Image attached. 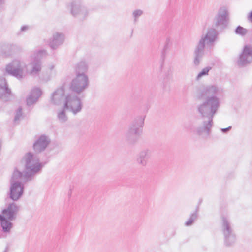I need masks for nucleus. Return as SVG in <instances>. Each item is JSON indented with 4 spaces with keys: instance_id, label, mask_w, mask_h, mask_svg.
Listing matches in <instances>:
<instances>
[{
    "instance_id": "obj_1",
    "label": "nucleus",
    "mask_w": 252,
    "mask_h": 252,
    "mask_svg": "<svg viewBox=\"0 0 252 252\" xmlns=\"http://www.w3.org/2000/svg\"><path fill=\"white\" fill-rule=\"evenodd\" d=\"M223 93L224 89L221 86L211 84L196 94V99L202 100L196 106V112L203 119L202 126L197 127L196 132L203 138L207 137L210 133L213 118L220 106L219 96Z\"/></svg>"
},
{
    "instance_id": "obj_2",
    "label": "nucleus",
    "mask_w": 252,
    "mask_h": 252,
    "mask_svg": "<svg viewBox=\"0 0 252 252\" xmlns=\"http://www.w3.org/2000/svg\"><path fill=\"white\" fill-rule=\"evenodd\" d=\"M22 160L24 162V171H20L15 168L10 182H19V179H23L26 181L32 180L33 176L40 172L44 166L48 162H40L38 158H35L34 154L30 152L25 154Z\"/></svg>"
},
{
    "instance_id": "obj_3",
    "label": "nucleus",
    "mask_w": 252,
    "mask_h": 252,
    "mask_svg": "<svg viewBox=\"0 0 252 252\" xmlns=\"http://www.w3.org/2000/svg\"><path fill=\"white\" fill-rule=\"evenodd\" d=\"M144 118L139 116L133 120L129 126L128 130L126 133V140L130 144L135 143L143 131Z\"/></svg>"
},
{
    "instance_id": "obj_4",
    "label": "nucleus",
    "mask_w": 252,
    "mask_h": 252,
    "mask_svg": "<svg viewBox=\"0 0 252 252\" xmlns=\"http://www.w3.org/2000/svg\"><path fill=\"white\" fill-rule=\"evenodd\" d=\"M65 109L72 111L74 114L79 112V97L72 93L68 94L65 97L64 108L58 114V118L63 123L67 121Z\"/></svg>"
},
{
    "instance_id": "obj_5",
    "label": "nucleus",
    "mask_w": 252,
    "mask_h": 252,
    "mask_svg": "<svg viewBox=\"0 0 252 252\" xmlns=\"http://www.w3.org/2000/svg\"><path fill=\"white\" fill-rule=\"evenodd\" d=\"M218 36L217 31L213 28H209L207 32L201 35L197 45L205 48V45L211 47L214 45Z\"/></svg>"
},
{
    "instance_id": "obj_6",
    "label": "nucleus",
    "mask_w": 252,
    "mask_h": 252,
    "mask_svg": "<svg viewBox=\"0 0 252 252\" xmlns=\"http://www.w3.org/2000/svg\"><path fill=\"white\" fill-rule=\"evenodd\" d=\"M47 55V52L45 50H39L35 52L33 60L31 63L32 67L30 73L31 75H38L41 70V59Z\"/></svg>"
},
{
    "instance_id": "obj_7",
    "label": "nucleus",
    "mask_w": 252,
    "mask_h": 252,
    "mask_svg": "<svg viewBox=\"0 0 252 252\" xmlns=\"http://www.w3.org/2000/svg\"><path fill=\"white\" fill-rule=\"evenodd\" d=\"M24 191V185L21 182H12L10 183L8 197L12 200H18L23 195Z\"/></svg>"
},
{
    "instance_id": "obj_8",
    "label": "nucleus",
    "mask_w": 252,
    "mask_h": 252,
    "mask_svg": "<svg viewBox=\"0 0 252 252\" xmlns=\"http://www.w3.org/2000/svg\"><path fill=\"white\" fill-rule=\"evenodd\" d=\"M6 72L10 75L21 79L23 78L24 72L21 62L18 60H14L6 65Z\"/></svg>"
},
{
    "instance_id": "obj_9",
    "label": "nucleus",
    "mask_w": 252,
    "mask_h": 252,
    "mask_svg": "<svg viewBox=\"0 0 252 252\" xmlns=\"http://www.w3.org/2000/svg\"><path fill=\"white\" fill-rule=\"evenodd\" d=\"M252 63V46L246 45L237 61L239 67L247 66Z\"/></svg>"
},
{
    "instance_id": "obj_10",
    "label": "nucleus",
    "mask_w": 252,
    "mask_h": 252,
    "mask_svg": "<svg viewBox=\"0 0 252 252\" xmlns=\"http://www.w3.org/2000/svg\"><path fill=\"white\" fill-rule=\"evenodd\" d=\"M11 96L12 92L6 79L0 77V100L3 102L8 101Z\"/></svg>"
},
{
    "instance_id": "obj_11",
    "label": "nucleus",
    "mask_w": 252,
    "mask_h": 252,
    "mask_svg": "<svg viewBox=\"0 0 252 252\" xmlns=\"http://www.w3.org/2000/svg\"><path fill=\"white\" fill-rule=\"evenodd\" d=\"M19 211V207L15 203H9L7 207L3 209L0 215H4L9 220H15Z\"/></svg>"
},
{
    "instance_id": "obj_12",
    "label": "nucleus",
    "mask_w": 252,
    "mask_h": 252,
    "mask_svg": "<svg viewBox=\"0 0 252 252\" xmlns=\"http://www.w3.org/2000/svg\"><path fill=\"white\" fill-rule=\"evenodd\" d=\"M50 142V139L45 135H41L33 145V148L36 153L45 150Z\"/></svg>"
},
{
    "instance_id": "obj_13",
    "label": "nucleus",
    "mask_w": 252,
    "mask_h": 252,
    "mask_svg": "<svg viewBox=\"0 0 252 252\" xmlns=\"http://www.w3.org/2000/svg\"><path fill=\"white\" fill-rule=\"evenodd\" d=\"M228 19V12L226 8L222 7L220 9L215 19V25L216 27L225 26Z\"/></svg>"
},
{
    "instance_id": "obj_14",
    "label": "nucleus",
    "mask_w": 252,
    "mask_h": 252,
    "mask_svg": "<svg viewBox=\"0 0 252 252\" xmlns=\"http://www.w3.org/2000/svg\"><path fill=\"white\" fill-rule=\"evenodd\" d=\"M151 151L148 149L141 151L137 155L136 162L140 166L145 167L146 166L148 160L151 156Z\"/></svg>"
},
{
    "instance_id": "obj_15",
    "label": "nucleus",
    "mask_w": 252,
    "mask_h": 252,
    "mask_svg": "<svg viewBox=\"0 0 252 252\" xmlns=\"http://www.w3.org/2000/svg\"><path fill=\"white\" fill-rule=\"evenodd\" d=\"M64 40L63 34L56 32L50 40L49 45L52 49L55 50L63 43Z\"/></svg>"
},
{
    "instance_id": "obj_16",
    "label": "nucleus",
    "mask_w": 252,
    "mask_h": 252,
    "mask_svg": "<svg viewBox=\"0 0 252 252\" xmlns=\"http://www.w3.org/2000/svg\"><path fill=\"white\" fill-rule=\"evenodd\" d=\"M42 94V91L38 88L33 89L26 99V104L30 106L36 102Z\"/></svg>"
},
{
    "instance_id": "obj_17",
    "label": "nucleus",
    "mask_w": 252,
    "mask_h": 252,
    "mask_svg": "<svg viewBox=\"0 0 252 252\" xmlns=\"http://www.w3.org/2000/svg\"><path fill=\"white\" fill-rule=\"evenodd\" d=\"M12 220H9L4 215L0 214V224L2 228V231L4 233H10L11 229L13 227V223L11 222Z\"/></svg>"
},
{
    "instance_id": "obj_18",
    "label": "nucleus",
    "mask_w": 252,
    "mask_h": 252,
    "mask_svg": "<svg viewBox=\"0 0 252 252\" xmlns=\"http://www.w3.org/2000/svg\"><path fill=\"white\" fill-rule=\"evenodd\" d=\"M65 91L63 87L57 89L53 94L51 97L52 102L56 105L60 104L64 98Z\"/></svg>"
},
{
    "instance_id": "obj_19",
    "label": "nucleus",
    "mask_w": 252,
    "mask_h": 252,
    "mask_svg": "<svg viewBox=\"0 0 252 252\" xmlns=\"http://www.w3.org/2000/svg\"><path fill=\"white\" fill-rule=\"evenodd\" d=\"M15 46L8 43H2L0 45V55L4 57L11 56Z\"/></svg>"
},
{
    "instance_id": "obj_20",
    "label": "nucleus",
    "mask_w": 252,
    "mask_h": 252,
    "mask_svg": "<svg viewBox=\"0 0 252 252\" xmlns=\"http://www.w3.org/2000/svg\"><path fill=\"white\" fill-rule=\"evenodd\" d=\"M204 48L196 45L194 51L193 64L195 66H198L201 62L204 55Z\"/></svg>"
},
{
    "instance_id": "obj_21",
    "label": "nucleus",
    "mask_w": 252,
    "mask_h": 252,
    "mask_svg": "<svg viewBox=\"0 0 252 252\" xmlns=\"http://www.w3.org/2000/svg\"><path fill=\"white\" fill-rule=\"evenodd\" d=\"M221 230L223 235L234 232L232 224L227 217H222Z\"/></svg>"
},
{
    "instance_id": "obj_22",
    "label": "nucleus",
    "mask_w": 252,
    "mask_h": 252,
    "mask_svg": "<svg viewBox=\"0 0 252 252\" xmlns=\"http://www.w3.org/2000/svg\"><path fill=\"white\" fill-rule=\"evenodd\" d=\"M89 77L86 74L80 73V93L86 90L89 86Z\"/></svg>"
},
{
    "instance_id": "obj_23",
    "label": "nucleus",
    "mask_w": 252,
    "mask_h": 252,
    "mask_svg": "<svg viewBox=\"0 0 252 252\" xmlns=\"http://www.w3.org/2000/svg\"><path fill=\"white\" fill-rule=\"evenodd\" d=\"M79 64L76 65V75L75 78L72 80L70 85V90L77 94H79V70H78Z\"/></svg>"
},
{
    "instance_id": "obj_24",
    "label": "nucleus",
    "mask_w": 252,
    "mask_h": 252,
    "mask_svg": "<svg viewBox=\"0 0 252 252\" xmlns=\"http://www.w3.org/2000/svg\"><path fill=\"white\" fill-rule=\"evenodd\" d=\"M224 244L226 246H232L236 241V236L234 232L228 234H224Z\"/></svg>"
},
{
    "instance_id": "obj_25",
    "label": "nucleus",
    "mask_w": 252,
    "mask_h": 252,
    "mask_svg": "<svg viewBox=\"0 0 252 252\" xmlns=\"http://www.w3.org/2000/svg\"><path fill=\"white\" fill-rule=\"evenodd\" d=\"M89 66V61L88 59L83 58L80 61V73L87 72Z\"/></svg>"
},
{
    "instance_id": "obj_26",
    "label": "nucleus",
    "mask_w": 252,
    "mask_h": 252,
    "mask_svg": "<svg viewBox=\"0 0 252 252\" xmlns=\"http://www.w3.org/2000/svg\"><path fill=\"white\" fill-rule=\"evenodd\" d=\"M78 0H73L70 3V13L74 16L76 17L79 14Z\"/></svg>"
},
{
    "instance_id": "obj_27",
    "label": "nucleus",
    "mask_w": 252,
    "mask_h": 252,
    "mask_svg": "<svg viewBox=\"0 0 252 252\" xmlns=\"http://www.w3.org/2000/svg\"><path fill=\"white\" fill-rule=\"evenodd\" d=\"M212 69L211 67L207 66L204 67L196 77V80H200L203 77L208 75L209 71Z\"/></svg>"
},
{
    "instance_id": "obj_28",
    "label": "nucleus",
    "mask_w": 252,
    "mask_h": 252,
    "mask_svg": "<svg viewBox=\"0 0 252 252\" xmlns=\"http://www.w3.org/2000/svg\"><path fill=\"white\" fill-rule=\"evenodd\" d=\"M143 14V11L141 9H135L133 11L132 16L133 23L136 24L138 21L139 18Z\"/></svg>"
},
{
    "instance_id": "obj_29",
    "label": "nucleus",
    "mask_w": 252,
    "mask_h": 252,
    "mask_svg": "<svg viewBox=\"0 0 252 252\" xmlns=\"http://www.w3.org/2000/svg\"><path fill=\"white\" fill-rule=\"evenodd\" d=\"M197 211H195L194 212L192 213L188 221H187L185 223V225L187 226H189L191 225L194 221L197 219Z\"/></svg>"
},
{
    "instance_id": "obj_30",
    "label": "nucleus",
    "mask_w": 252,
    "mask_h": 252,
    "mask_svg": "<svg viewBox=\"0 0 252 252\" xmlns=\"http://www.w3.org/2000/svg\"><path fill=\"white\" fill-rule=\"evenodd\" d=\"M235 32L236 34L245 36L248 33V30L241 26H238L235 29Z\"/></svg>"
},
{
    "instance_id": "obj_31",
    "label": "nucleus",
    "mask_w": 252,
    "mask_h": 252,
    "mask_svg": "<svg viewBox=\"0 0 252 252\" xmlns=\"http://www.w3.org/2000/svg\"><path fill=\"white\" fill-rule=\"evenodd\" d=\"M22 116V108L19 107L15 112V115L13 120L15 124H18L20 120V118Z\"/></svg>"
},
{
    "instance_id": "obj_32",
    "label": "nucleus",
    "mask_w": 252,
    "mask_h": 252,
    "mask_svg": "<svg viewBox=\"0 0 252 252\" xmlns=\"http://www.w3.org/2000/svg\"><path fill=\"white\" fill-rule=\"evenodd\" d=\"M88 15V10L86 7L80 5V18L84 19Z\"/></svg>"
},
{
    "instance_id": "obj_33",
    "label": "nucleus",
    "mask_w": 252,
    "mask_h": 252,
    "mask_svg": "<svg viewBox=\"0 0 252 252\" xmlns=\"http://www.w3.org/2000/svg\"><path fill=\"white\" fill-rule=\"evenodd\" d=\"M231 128H232V127L231 126H229V127H228L227 128H221V131L223 133H226L231 129Z\"/></svg>"
},
{
    "instance_id": "obj_34",
    "label": "nucleus",
    "mask_w": 252,
    "mask_h": 252,
    "mask_svg": "<svg viewBox=\"0 0 252 252\" xmlns=\"http://www.w3.org/2000/svg\"><path fill=\"white\" fill-rule=\"evenodd\" d=\"M28 26H23L21 27V29H20V31L23 32H25V31H26L28 29Z\"/></svg>"
},
{
    "instance_id": "obj_35",
    "label": "nucleus",
    "mask_w": 252,
    "mask_h": 252,
    "mask_svg": "<svg viewBox=\"0 0 252 252\" xmlns=\"http://www.w3.org/2000/svg\"><path fill=\"white\" fill-rule=\"evenodd\" d=\"M249 20L252 22V11L250 13L248 16Z\"/></svg>"
},
{
    "instance_id": "obj_36",
    "label": "nucleus",
    "mask_w": 252,
    "mask_h": 252,
    "mask_svg": "<svg viewBox=\"0 0 252 252\" xmlns=\"http://www.w3.org/2000/svg\"><path fill=\"white\" fill-rule=\"evenodd\" d=\"M7 248L3 252H7Z\"/></svg>"
},
{
    "instance_id": "obj_37",
    "label": "nucleus",
    "mask_w": 252,
    "mask_h": 252,
    "mask_svg": "<svg viewBox=\"0 0 252 252\" xmlns=\"http://www.w3.org/2000/svg\"><path fill=\"white\" fill-rule=\"evenodd\" d=\"M70 193H71V192L70 193V192L68 193V196L70 195Z\"/></svg>"
},
{
    "instance_id": "obj_38",
    "label": "nucleus",
    "mask_w": 252,
    "mask_h": 252,
    "mask_svg": "<svg viewBox=\"0 0 252 252\" xmlns=\"http://www.w3.org/2000/svg\"><path fill=\"white\" fill-rule=\"evenodd\" d=\"M79 109H80V110L81 109V106L80 105Z\"/></svg>"
},
{
    "instance_id": "obj_39",
    "label": "nucleus",
    "mask_w": 252,
    "mask_h": 252,
    "mask_svg": "<svg viewBox=\"0 0 252 252\" xmlns=\"http://www.w3.org/2000/svg\"><path fill=\"white\" fill-rule=\"evenodd\" d=\"M1 0H0V1H1Z\"/></svg>"
}]
</instances>
